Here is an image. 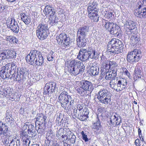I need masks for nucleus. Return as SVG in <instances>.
<instances>
[{"label":"nucleus","instance_id":"6e6552de","mask_svg":"<svg viewBox=\"0 0 146 146\" xmlns=\"http://www.w3.org/2000/svg\"><path fill=\"white\" fill-rule=\"evenodd\" d=\"M137 8L134 11L135 15L140 18H146V1L140 0L138 2Z\"/></svg>","mask_w":146,"mask_h":146},{"label":"nucleus","instance_id":"a19ab883","mask_svg":"<svg viewBox=\"0 0 146 146\" xmlns=\"http://www.w3.org/2000/svg\"><path fill=\"white\" fill-rule=\"evenodd\" d=\"M76 138V136L71 133V135H68V136H67L66 140L68 141L70 140L72 143H74L75 142Z\"/></svg>","mask_w":146,"mask_h":146},{"label":"nucleus","instance_id":"9b49d317","mask_svg":"<svg viewBox=\"0 0 146 146\" xmlns=\"http://www.w3.org/2000/svg\"><path fill=\"white\" fill-rule=\"evenodd\" d=\"M141 51L140 50L134 49L129 52L127 56V61L131 64L138 62L140 59Z\"/></svg>","mask_w":146,"mask_h":146},{"label":"nucleus","instance_id":"393cba45","mask_svg":"<svg viewBox=\"0 0 146 146\" xmlns=\"http://www.w3.org/2000/svg\"><path fill=\"white\" fill-rule=\"evenodd\" d=\"M106 75L105 79L107 80H111L113 78H114L117 76V70H113L112 72H110L109 73L108 72L104 73Z\"/></svg>","mask_w":146,"mask_h":146},{"label":"nucleus","instance_id":"39448f33","mask_svg":"<svg viewBox=\"0 0 146 146\" xmlns=\"http://www.w3.org/2000/svg\"><path fill=\"white\" fill-rule=\"evenodd\" d=\"M123 48L124 45L121 41L113 38L108 43L107 49L109 52L118 54L123 52Z\"/></svg>","mask_w":146,"mask_h":146},{"label":"nucleus","instance_id":"4be33fe9","mask_svg":"<svg viewBox=\"0 0 146 146\" xmlns=\"http://www.w3.org/2000/svg\"><path fill=\"white\" fill-rule=\"evenodd\" d=\"M89 113V111L87 110L84 109L82 112L77 114V117L81 121H84L88 117Z\"/></svg>","mask_w":146,"mask_h":146},{"label":"nucleus","instance_id":"9d476101","mask_svg":"<svg viewBox=\"0 0 146 146\" xmlns=\"http://www.w3.org/2000/svg\"><path fill=\"white\" fill-rule=\"evenodd\" d=\"M98 98L102 103L108 104L111 101L110 94L106 89H101L98 92Z\"/></svg>","mask_w":146,"mask_h":146},{"label":"nucleus","instance_id":"c9c22d12","mask_svg":"<svg viewBox=\"0 0 146 146\" xmlns=\"http://www.w3.org/2000/svg\"><path fill=\"white\" fill-rule=\"evenodd\" d=\"M103 113V110L101 108H99L97 110V119L103 120V116L102 115Z\"/></svg>","mask_w":146,"mask_h":146},{"label":"nucleus","instance_id":"7c9ffc66","mask_svg":"<svg viewBox=\"0 0 146 146\" xmlns=\"http://www.w3.org/2000/svg\"><path fill=\"white\" fill-rule=\"evenodd\" d=\"M133 74L134 79L136 80H137V78H141L142 76L141 70L138 67L135 68L134 73Z\"/></svg>","mask_w":146,"mask_h":146},{"label":"nucleus","instance_id":"7ed1b4c3","mask_svg":"<svg viewBox=\"0 0 146 146\" xmlns=\"http://www.w3.org/2000/svg\"><path fill=\"white\" fill-rule=\"evenodd\" d=\"M84 69L85 66L83 63L75 60H71L68 66V70L72 76H76L82 74Z\"/></svg>","mask_w":146,"mask_h":146},{"label":"nucleus","instance_id":"4c0bfd02","mask_svg":"<svg viewBox=\"0 0 146 146\" xmlns=\"http://www.w3.org/2000/svg\"><path fill=\"white\" fill-rule=\"evenodd\" d=\"M70 44V38H68V39L63 40V42H62V47L64 49L66 47H69Z\"/></svg>","mask_w":146,"mask_h":146},{"label":"nucleus","instance_id":"2f4dec72","mask_svg":"<svg viewBox=\"0 0 146 146\" xmlns=\"http://www.w3.org/2000/svg\"><path fill=\"white\" fill-rule=\"evenodd\" d=\"M100 69L101 71H102V72H104V73H107L109 71L110 67L109 66L108 64L106 63V62L102 64L100 67Z\"/></svg>","mask_w":146,"mask_h":146},{"label":"nucleus","instance_id":"864d4df0","mask_svg":"<svg viewBox=\"0 0 146 146\" xmlns=\"http://www.w3.org/2000/svg\"><path fill=\"white\" fill-rule=\"evenodd\" d=\"M108 66L110 67V68H112L116 66L117 64L114 61H109Z\"/></svg>","mask_w":146,"mask_h":146},{"label":"nucleus","instance_id":"603ef678","mask_svg":"<svg viewBox=\"0 0 146 146\" xmlns=\"http://www.w3.org/2000/svg\"><path fill=\"white\" fill-rule=\"evenodd\" d=\"M83 109V106L80 105H78L77 108L76 110V114L82 112L84 110Z\"/></svg>","mask_w":146,"mask_h":146},{"label":"nucleus","instance_id":"4d7b16f0","mask_svg":"<svg viewBox=\"0 0 146 146\" xmlns=\"http://www.w3.org/2000/svg\"><path fill=\"white\" fill-rule=\"evenodd\" d=\"M21 19L23 21L26 20L29 16L26 15L24 13H21L20 14Z\"/></svg>","mask_w":146,"mask_h":146},{"label":"nucleus","instance_id":"ddd939ff","mask_svg":"<svg viewBox=\"0 0 146 146\" xmlns=\"http://www.w3.org/2000/svg\"><path fill=\"white\" fill-rule=\"evenodd\" d=\"M109 121L110 125L112 126L119 125L121 123V116L116 113H113L110 116Z\"/></svg>","mask_w":146,"mask_h":146},{"label":"nucleus","instance_id":"cd10ccee","mask_svg":"<svg viewBox=\"0 0 146 146\" xmlns=\"http://www.w3.org/2000/svg\"><path fill=\"white\" fill-rule=\"evenodd\" d=\"M68 38H69L67 37L65 33H61L59 36L56 37V39L58 43L61 42L62 43L63 40H65Z\"/></svg>","mask_w":146,"mask_h":146},{"label":"nucleus","instance_id":"338daca9","mask_svg":"<svg viewBox=\"0 0 146 146\" xmlns=\"http://www.w3.org/2000/svg\"><path fill=\"white\" fill-rule=\"evenodd\" d=\"M4 55L3 52L0 53V61L5 59Z\"/></svg>","mask_w":146,"mask_h":146},{"label":"nucleus","instance_id":"e2e57ef3","mask_svg":"<svg viewBox=\"0 0 146 146\" xmlns=\"http://www.w3.org/2000/svg\"><path fill=\"white\" fill-rule=\"evenodd\" d=\"M0 137L2 139L4 137L3 129L2 127H0Z\"/></svg>","mask_w":146,"mask_h":146},{"label":"nucleus","instance_id":"c03bdc74","mask_svg":"<svg viewBox=\"0 0 146 146\" xmlns=\"http://www.w3.org/2000/svg\"><path fill=\"white\" fill-rule=\"evenodd\" d=\"M20 137L24 141L26 139L28 138L27 132L25 131H21L20 133Z\"/></svg>","mask_w":146,"mask_h":146},{"label":"nucleus","instance_id":"f257e3e1","mask_svg":"<svg viewBox=\"0 0 146 146\" xmlns=\"http://www.w3.org/2000/svg\"><path fill=\"white\" fill-rule=\"evenodd\" d=\"M58 102L61 103V106L65 110H70L74 103V100L68 93L65 91L62 92L60 95Z\"/></svg>","mask_w":146,"mask_h":146},{"label":"nucleus","instance_id":"5701e85b","mask_svg":"<svg viewBox=\"0 0 146 146\" xmlns=\"http://www.w3.org/2000/svg\"><path fill=\"white\" fill-rule=\"evenodd\" d=\"M89 6L87 8L88 12L92 11H98L97 9L98 4L96 1L92 0L90 1L89 4Z\"/></svg>","mask_w":146,"mask_h":146},{"label":"nucleus","instance_id":"3c124183","mask_svg":"<svg viewBox=\"0 0 146 146\" xmlns=\"http://www.w3.org/2000/svg\"><path fill=\"white\" fill-rule=\"evenodd\" d=\"M3 52L4 55L5 59H8L9 53L10 52V50L9 49L5 50Z\"/></svg>","mask_w":146,"mask_h":146},{"label":"nucleus","instance_id":"f8f14e48","mask_svg":"<svg viewBox=\"0 0 146 146\" xmlns=\"http://www.w3.org/2000/svg\"><path fill=\"white\" fill-rule=\"evenodd\" d=\"M6 24L8 28L10 29L13 32L17 33L19 31V27L17 22L14 18L13 17L7 20Z\"/></svg>","mask_w":146,"mask_h":146},{"label":"nucleus","instance_id":"13d9d810","mask_svg":"<svg viewBox=\"0 0 146 146\" xmlns=\"http://www.w3.org/2000/svg\"><path fill=\"white\" fill-rule=\"evenodd\" d=\"M9 146H18L17 143L16 141H13V139L10 140V142Z\"/></svg>","mask_w":146,"mask_h":146},{"label":"nucleus","instance_id":"5fc2aeb1","mask_svg":"<svg viewBox=\"0 0 146 146\" xmlns=\"http://www.w3.org/2000/svg\"><path fill=\"white\" fill-rule=\"evenodd\" d=\"M52 53H53L52 51H51L50 53L47 55V58L48 60L49 61H52V59L54 58V57Z\"/></svg>","mask_w":146,"mask_h":146},{"label":"nucleus","instance_id":"a18cd8bd","mask_svg":"<svg viewBox=\"0 0 146 146\" xmlns=\"http://www.w3.org/2000/svg\"><path fill=\"white\" fill-rule=\"evenodd\" d=\"M56 120L58 121V122L60 121V123L61 124H63V123H66L67 122L68 119L66 116H63L62 119L60 117L57 118Z\"/></svg>","mask_w":146,"mask_h":146},{"label":"nucleus","instance_id":"4468645a","mask_svg":"<svg viewBox=\"0 0 146 146\" xmlns=\"http://www.w3.org/2000/svg\"><path fill=\"white\" fill-rule=\"evenodd\" d=\"M58 88L56 83L55 82H52L47 83L44 88V94H46L51 93L55 91V90Z\"/></svg>","mask_w":146,"mask_h":146},{"label":"nucleus","instance_id":"6e6d98bb","mask_svg":"<svg viewBox=\"0 0 146 146\" xmlns=\"http://www.w3.org/2000/svg\"><path fill=\"white\" fill-rule=\"evenodd\" d=\"M4 130L3 131V137H5V135H7V134L8 132V127L5 124V125H3Z\"/></svg>","mask_w":146,"mask_h":146},{"label":"nucleus","instance_id":"0e129e2a","mask_svg":"<svg viewBox=\"0 0 146 146\" xmlns=\"http://www.w3.org/2000/svg\"><path fill=\"white\" fill-rule=\"evenodd\" d=\"M141 141L139 139H137L135 141V144L136 146H140Z\"/></svg>","mask_w":146,"mask_h":146},{"label":"nucleus","instance_id":"423d86ee","mask_svg":"<svg viewBox=\"0 0 146 146\" xmlns=\"http://www.w3.org/2000/svg\"><path fill=\"white\" fill-rule=\"evenodd\" d=\"M48 24L43 19L39 22L37 27L36 33L37 36L40 40H43L47 37L48 35Z\"/></svg>","mask_w":146,"mask_h":146},{"label":"nucleus","instance_id":"473e14b6","mask_svg":"<svg viewBox=\"0 0 146 146\" xmlns=\"http://www.w3.org/2000/svg\"><path fill=\"white\" fill-rule=\"evenodd\" d=\"M99 68L95 66H92L90 69V73L94 76L99 74Z\"/></svg>","mask_w":146,"mask_h":146},{"label":"nucleus","instance_id":"b1692460","mask_svg":"<svg viewBox=\"0 0 146 146\" xmlns=\"http://www.w3.org/2000/svg\"><path fill=\"white\" fill-rule=\"evenodd\" d=\"M86 38H76L77 45L78 47L81 48L84 47L86 45L87 40Z\"/></svg>","mask_w":146,"mask_h":146},{"label":"nucleus","instance_id":"0eeeda50","mask_svg":"<svg viewBox=\"0 0 146 146\" xmlns=\"http://www.w3.org/2000/svg\"><path fill=\"white\" fill-rule=\"evenodd\" d=\"M35 121V128L38 133H42L44 131L46 124V117L42 113L37 115Z\"/></svg>","mask_w":146,"mask_h":146},{"label":"nucleus","instance_id":"1a4fd4ad","mask_svg":"<svg viewBox=\"0 0 146 146\" xmlns=\"http://www.w3.org/2000/svg\"><path fill=\"white\" fill-rule=\"evenodd\" d=\"M17 70V74L15 73L14 71V73L11 78L16 81H25L26 79V77L28 74L27 69L26 68H23Z\"/></svg>","mask_w":146,"mask_h":146},{"label":"nucleus","instance_id":"774afa93","mask_svg":"<svg viewBox=\"0 0 146 146\" xmlns=\"http://www.w3.org/2000/svg\"><path fill=\"white\" fill-rule=\"evenodd\" d=\"M62 135V133L60 132V131H58L57 132L56 134V136L58 138H61V136Z\"/></svg>","mask_w":146,"mask_h":146},{"label":"nucleus","instance_id":"20e7f679","mask_svg":"<svg viewBox=\"0 0 146 146\" xmlns=\"http://www.w3.org/2000/svg\"><path fill=\"white\" fill-rule=\"evenodd\" d=\"M97 56V54H96L95 50L90 48L86 49H80L77 58L81 61L84 62L89 60L90 58L96 59Z\"/></svg>","mask_w":146,"mask_h":146},{"label":"nucleus","instance_id":"37998d69","mask_svg":"<svg viewBox=\"0 0 146 146\" xmlns=\"http://www.w3.org/2000/svg\"><path fill=\"white\" fill-rule=\"evenodd\" d=\"M3 138H4L3 139L4 140L2 141L3 143L4 144H5L6 145H8L9 146V145L10 144L9 141H10V140H11L13 139L11 138H10L9 137H8L7 135H5Z\"/></svg>","mask_w":146,"mask_h":146},{"label":"nucleus","instance_id":"a878e982","mask_svg":"<svg viewBox=\"0 0 146 146\" xmlns=\"http://www.w3.org/2000/svg\"><path fill=\"white\" fill-rule=\"evenodd\" d=\"M104 14L105 18L110 21L112 20L114 18V14H113V11L112 10H106L104 12Z\"/></svg>","mask_w":146,"mask_h":146},{"label":"nucleus","instance_id":"69168bd1","mask_svg":"<svg viewBox=\"0 0 146 146\" xmlns=\"http://www.w3.org/2000/svg\"><path fill=\"white\" fill-rule=\"evenodd\" d=\"M13 119V118L12 117H10L7 119H5V121L7 123H12V121Z\"/></svg>","mask_w":146,"mask_h":146},{"label":"nucleus","instance_id":"ea45409f","mask_svg":"<svg viewBox=\"0 0 146 146\" xmlns=\"http://www.w3.org/2000/svg\"><path fill=\"white\" fill-rule=\"evenodd\" d=\"M5 39L11 43H17V41L15 37L12 36H7L5 37Z\"/></svg>","mask_w":146,"mask_h":146},{"label":"nucleus","instance_id":"bb28decb","mask_svg":"<svg viewBox=\"0 0 146 146\" xmlns=\"http://www.w3.org/2000/svg\"><path fill=\"white\" fill-rule=\"evenodd\" d=\"M105 22L103 23L102 25L109 32L116 23L113 22H108L107 20H105Z\"/></svg>","mask_w":146,"mask_h":146},{"label":"nucleus","instance_id":"052dcab7","mask_svg":"<svg viewBox=\"0 0 146 146\" xmlns=\"http://www.w3.org/2000/svg\"><path fill=\"white\" fill-rule=\"evenodd\" d=\"M11 117V112L8 111H7L6 113L5 119H7L8 118Z\"/></svg>","mask_w":146,"mask_h":146},{"label":"nucleus","instance_id":"f03ea898","mask_svg":"<svg viewBox=\"0 0 146 146\" xmlns=\"http://www.w3.org/2000/svg\"><path fill=\"white\" fill-rule=\"evenodd\" d=\"M25 58L27 62L32 65L41 66L44 62L43 57L41 53L36 50H31Z\"/></svg>","mask_w":146,"mask_h":146},{"label":"nucleus","instance_id":"f704fd0d","mask_svg":"<svg viewBox=\"0 0 146 146\" xmlns=\"http://www.w3.org/2000/svg\"><path fill=\"white\" fill-rule=\"evenodd\" d=\"M71 132L70 131L64 130L63 131V135L62 134L61 136V138H60L61 139H62L61 140L64 143L65 141L66 140L67 136H68V135H71Z\"/></svg>","mask_w":146,"mask_h":146},{"label":"nucleus","instance_id":"49530a36","mask_svg":"<svg viewBox=\"0 0 146 146\" xmlns=\"http://www.w3.org/2000/svg\"><path fill=\"white\" fill-rule=\"evenodd\" d=\"M10 52L9 53L8 59L15 58L16 57L17 53L14 51L10 50Z\"/></svg>","mask_w":146,"mask_h":146},{"label":"nucleus","instance_id":"58836bf2","mask_svg":"<svg viewBox=\"0 0 146 146\" xmlns=\"http://www.w3.org/2000/svg\"><path fill=\"white\" fill-rule=\"evenodd\" d=\"M97 119V120L96 122L93 124V128L94 129L98 130L101 126L100 125V123L102 120L99 119Z\"/></svg>","mask_w":146,"mask_h":146},{"label":"nucleus","instance_id":"c756f323","mask_svg":"<svg viewBox=\"0 0 146 146\" xmlns=\"http://www.w3.org/2000/svg\"><path fill=\"white\" fill-rule=\"evenodd\" d=\"M76 90L78 93L80 95H83L85 94L86 91L83 87L82 83H81L78 86H77L76 88Z\"/></svg>","mask_w":146,"mask_h":146},{"label":"nucleus","instance_id":"c85d7f7f","mask_svg":"<svg viewBox=\"0 0 146 146\" xmlns=\"http://www.w3.org/2000/svg\"><path fill=\"white\" fill-rule=\"evenodd\" d=\"M27 127L28 128L27 130L28 131H35L34 130L35 127L33 124L31 123L30 122H27L24 124L23 128H25H25L27 129Z\"/></svg>","mask_w":146,"mask_h":146},{"label":"nucleus","instance_id":"09e8293b","mask_svg":"<svg viewBox=\"0 0 146 146\" xmlns=\"http://www.w3.org/2000/svg\"><path fill=\"white\" fill-rule=\"evenodd\" d=\"M27 134L28 137H32L36 135V133L35 131H28Z\"/></svg>","mask_w":146,"mask_h":146},{"label":"nucleus","instance_id":"6ab92c4d","mask_svg":"<svg viewBox=\"0 0 146 146\" xmlns=\"http://www.w3.org/2000/svg\"><path fill=\"white\" fill-rule=\"evenodd\" d=\"M82 83L86 91V93L88 91L91 93L94 89V87L91 82L86 80Z\"/></svg>","mask_w":146,"mask_h":146},{"label":"nucleus","instance_id":"79ce46f5","mask_svg":"<svg viewBox=\"0 0 146 146\" xmlns=\"http://www.w3.org/2000/svg\"><path fill=\"white\" fill-rule=\"evenodd\" d=\"M9 67H8V65H6L5 66V69L3 70H2L1 71V77L3 79H5L6 78L5 75H6V72L7 71H8V68Z\"/></svg>","mask_w":146,"mask_h":146},{"label":"nucleus","instance_id":"72a5a7b5","mask_svg":"<svg viewBox=\"0 0 146 146\" xmlns=\"http://www.w3.org/2000/svg\"><path fill=\"white\" fill-rule=\"evenodd\" d=\"M49 17L50 23L52 25H55L58 22V18L56 17L55 14Z\"/></svg>","mask_w":146,"mask_h":146},{"label":"nucleus","instance_id":"8fccbe9b","mask_svg":"<svg viewBox=\"0 0 146 146\" xmlns=\"http://www.w3.org/2000/svg\"><path fill=\"white\" fill-rule=\"evenodd\" d=\"M6 65H8L9 67V66H11L10 67L11 68V70H14L16 69L17 68V65L16 63L14 62H12L11 63H9Z\"/></svg>","mask_w":146,"mask_h":146},{"label":"nucleus","instance_id":"dca6fc26","mask_svg":"<svg viewBox=\"0 0 146 146\" xmlns=\"http://www.w3.org/2000/svg\"><path fill=\"white\" fill-rule=\"evenodd\" d=\"M89 27L86 25L83 26L78 29L77 33V38H83L86 37L87 33L88 32Z\"/></svg>","mask_w":146,"mask_h":146},{"label":"nucleus","instance_id":"2eb2a0df","mask_svg":"<svg viewBox=\"0 0 146 146\" xmlns=\"http://www.w3.org/2000/svg\"><path fill=\"white\" fill-rule=\"evenodd\" d=\"M123 23L125 28L126 29V31L127 32H131V31L134 29L136 26L134 22L131 21H128V19H126L125 20H122Z\"/></svg>","mask_w":146,"mask_h":146},{"label":"nucleus","instance_id":"412c9836","mask_svg":"<svg viewBox=\"0 0 146 146\" xmlns=\"http://www.w3.org/2000/svg\"><path fill=\"white\" fill-rule=\"evenodd\" d=\"M98 11H92L88 12L89 17L94 22H97L99 17Z\"/></svg>","mask_w":146,"mask_h":146},{"label":"nucleus","instance_id":"f3484780","mask_svg":"<svg viewBox=\"0 0 146 146\" xmlns=\"http://www.w3.org/2000/svg\"><path fill=\"white\" fill-rule=\"evenodd\" d=\"M109 32L111 35L118 37L122 35V31L120 27L116 24L113 27Z\"/></svg>","mask_w":146,"mask_h":146},{"label":"nucleus","instance_id":"e433bc0d","mask_svg":"<svg viewBox=\"0 0 146 146\" xmlns=\"http://www.w3.org/2000/svg\"><path fill=\"white\" fill-rule=\"evenodd\" d=\"M119 80H118L117 77H115L111 80L109 84L111 88H113L115 85L118 84Z\"/></svg>","mask_w":146,"mask_h":146},{"label":"nucleus","instance_id":"bf43d9fd","mask_svg":"<svg viewBox=\"0 0 146 146\" xmlns=\"http://www.w3.org/2000/svg\"><path fill=\"white\" fill-rule=\"evenodd\" d=\"M26 25L29 24L31 22L30 17H28L25 20L23 21Z\"/></svg>","mask_w":146,"mask_h":146},{"label":"nucleus","instance_id":"de8ad7c7","mask_svg":"<svg viewBox=\"0 0 146 146\" xmlns=\"http://www.w3.org/2000/svg\"><path fill=\"white\" fill-rule=\"evenodd\" d=\"M87 133L86 131L84 132L82 131L81 132L82 137L83 139L85 142L88 141V139L87 138Z\"/></svg>","mask_w":146,"mask_h":146},{"label":"nucleus","instance_id":"680f3d73","mask_svg":"<svg viewBox=\"0 0 146 146\" xmlns=\"http://www.w3.org/2000/svg\"><path fill=\"white\" fill-rule=\"evenodd\" d=\"M11 70H9V68H8V71H7V72H6V75H5V76L6 77V78H8L10 76V75H11Z\"/></svg>","mask_w":146,"mask_h":146},{"label":"nucleus","instance_id":"aec40b11","mask_svg":"<svg viewBox=\"0 0 146 146\" xmlns=\"http://www.w3.org/2000/svg\"><path fill=\"white\" fill-rule=\"evenodd\" d=\"M127 83L126 79L123 78L121 79L120 80H119L118 83L117 84V88L116 89V90L117 92H119L124 89L126 87Z\"/></svg>","mask_w":146,"mask_h":146},{"label":"nucleus","instance_id":"a211bd4d","mask_svg":"<svg viewBox=\"0 0 146 146\" xmlns=\"http://www.w3.org/2000/svg\"><path fill=\"white\" fill-rule=\"evenodd\" d=\"M55 10L52 6L47 5L45 7L44 12L46 17H49L55 14Z\"/></svg>","mask_w":146,"mask_h":146}]
</instances>
